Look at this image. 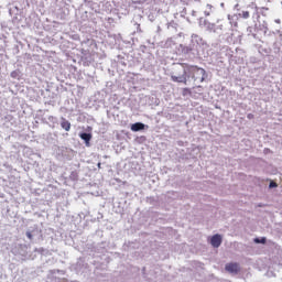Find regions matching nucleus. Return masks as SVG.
<instances>
[{
  "label": "nucleus",
  "instance_id": "9d476101",
  "mask_svg": "<svg viewBox=\"0 0 282 282\" xmlns=\"http://www.w3.org/2000/svg\"><path fill=\"white\" fill-rule=\"evenodd\" d=\"M265 241H267L265 238H261V239L256 238V239H254V242H256V243H265Z\"/></svg>",
  "mask_w": 282,
  "mask_h": 282
},
{
  "label": "nucleus",
  "instance_id": "1a4fd4ad",
  "mask_svg": "<svg viewBox=\"0 0 282 282\" xmlns=\"http://www.w3.org/2000/svg\"><path fill=\"white\" fill-rule=\"evenodd\" d=\"M241 17H242V19H250V12L249 11H242Z\"/></svg>",
  "mask_w": 282,
  "mask_h": 282
},
{
  "label": "nucleus",
  "instance_id": "dca6fc26",
  "mask_svg": "<svg viewBox=\"0 0 282 282\" xmlns=\"http://www.w3.org/2000/svg\"><path fill=\"white\" fill-rule=\"evenodd\" d=\"M98 169H100V163H98Z\"/></svg>",
  "mask_w": 282,
  "mask_h": 282
},
{
  "label": "nucleus",
  "instance_id": "4468645a",
  "mask_svg": "<svg viewBox=\"0 0 282 282\" xmlns=\"http://www.w3.org/2000/svg\"><path fill=\"white\" fill-rule=\"evenodd\" d=\"M28 239H32V234L30 231L26 232Z\"/></svg>",
  "mask_w": 282,
  "mask_h": 282
},
{
  "label": "nucleus",
  "instance_id": "9b49d317",
  "mask_svg": "<svg viewBox=\"0 0 282 282\" xmlns=\"http://www.w3.org/2000/svg\"><path fill=\"white\" fill-rule=\"evenodd\" d=\"M186 94H191V88H184L183 89V95L186 96Z\"/></svg>",
  "mask_w": 282,
  "mask_h": 282
},
{
  "label": "nucleus",
  "instance_id": "2eb2a0df",
  "mask_svg": "<svg viewBox=\"0 0 282 282\" xmlns=\"http://www.w3.org/2000/svg\"><path fill=\"white\" fill-rule=\"evenodd\" d=\"M247 118H248L249 120H251V118H254V115L249 113V115L247 116Z\"/></svg>",
  "mask_w": 282,
  "mask_h": 282
},
{
  "label": "nucleus",
  "instance_id": "f03ea898",
  "mask_svg": "<svg viewBox=\"0 0 282 282\" xmlns=\"http://www.w3.org/2000/svg\"><path fill=\"white\" fill-rule=\"evenodd\" d=\"M199 69L204 70V74L202 73H189V76L193 78V80H198V83H204L206 80V69L198 67Z\"/></svg>",
  "mask_w": 282,
  "mask_h": 282
},
{
  "label": "nucleus",
  "instance_id": "39448f33",
  "mask_svg": "<svg viewBox=\"0 0 282 282\" xmlns=\"http://www.w3.org/2000/svg\"><path fill=\"white\" fill-rule=\"evenodd\" d=\"M79 138H82V140L85 141L86 145L89 147V142H91V134L84 132L82 134H79Z\"/></svg>",
  "mask_w": 282,
  "mask_h": 282
},
{
  "label": "nucleus",
  "instance_id": "20e7f679",
  "mask_svg": "<svg viewBox=\"0 0 282 282\" xmlns=\"http://www.w3.org/2000/svg\"><path fill=\"white\" fill-rule=\"evenodd\" d=\"M225 270H227V272H239V263L237 262H231L226 264Z\"/></svg>",
  "mask_w": 282,
  "mask_h": 282
},
{
  "label": "nucleus",
  "instance_id": "7ed1b4c3",
  "mask_svg": "<svg viewBox=\"0 0 282 282\" xmlns=\"http://www.w3.org/2000/svg\"><path fill=\"white\" fill-rule=\"evenodd\" d=\"M210 243L213 248H219L221 246V236L219 234H216L212 237Z\"/></svg>",
  "mask_w": 282,
  "mask_h": 282
},
{
  "label": "nucleus",
  "instance_id": "f257e3e1",
  "mask_svg": "<svg viewBox=\"0 0 282 282\" xmlns=\"http://www.w3.org/2000/svg\"><path fill=\"white\" fill-rule=\"evenodd\" d=\"M197 72V74H204V70L199 66L191 65L188 63L174 64L171 72L172 83H180L182 85H188L189 74Z\"/></svg>",
  "mask_w": 282,
  "mask_h": 282
},
{
  "label": "nucleus",
  "instance_id": "0eeeda50",
  "mask_svg": "<svg viewBox=\"0 0 282 282\" xmlns=\"http://www.w3.org/2000/svg\"><path fill=\"white\" fill-rule=\"evenodd\" d=\"M144 129V123L137 122L131 126V131H142Z\"/></svg>",
  "mask_w": 282,
  "mask_h": 282
},
{
  "label": "nucleus",
  "instance_id": "ddd939ff",
  "mask_svg": "<svg viewBox=\"0 0 282 282\" xmlns=\"http://www.w3.org/2000/svg\"><path fill=\"white\" fill-rule=\"evenodd\" d=\"M17 76H18L17 70H13V72L11 73V78H17Z\"/></svg>",
  "mask_w": 282,
  "mask_h": 282
},
{
  "label": "nucleus",
  "instance_id": "f8f14e48",
  "mask_svg": "<svg viewBox=\"0 0 282 282\" xmlns=\"http://www.w3.org/2000/svg\"><path fill=\"white\" fill-rule=\"evenodd\" d=\"M276 186H279V185L274 182H271L269 185L270 188H276Z\"/></svg>",
  "mask_w": 282,
  "mask_h": 282
},
{
  "label": "nucleus",
  "instance_id": "423d86ee",
  "mask_svg": "<svg viewBox=\"0 0 282 282\" xmlns=\"http://www.w3.org/2000/svg\"><path fill=\"white\" fill-rule=\"evenodd\" d=\"M62 129H65L66 131H69L72 129V123L67 121L65 118L62 119L61 122Z\"/></svg>",
  "mask_w": 282,
  "mask_h": 282
},
{
  "label": "nucleus",
  "instance_id": "6e6552de",
  "mask_svg": "<svg viewBox=\"0 0 282 282\" xmlns=\"http://www.w3.org/2000/svg\"><path fill=\"white\" fill-rule=\"evenodd\" d=\"M206 8L208 11H205V17H210V12H213V4H207Z\"/></svg>",
  "mask_w": 282,
  "mask_h": 282
}]
</instances>
